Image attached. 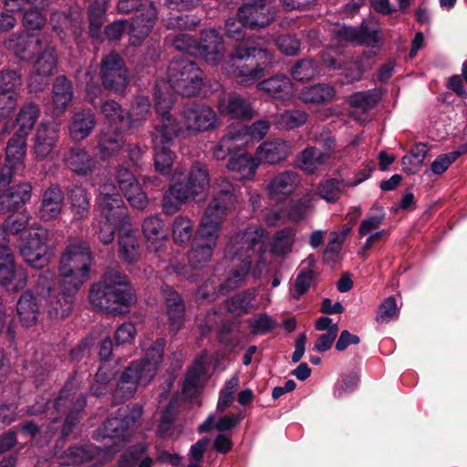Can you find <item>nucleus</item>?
Listing matches in <instances>:
<instances>
[{
    "label": "nucleus",
    "mask_w": 467,
    "mask_h": 467,
    "mask_svg": "<svg viewBox=\"0 0 467 467\" xmlns=\"http://www.w3.org/2000/svg\"><path fill=\"white\" fill-rule=\"evenodd\" d=\"M64 203V193L57 184L50 185L44 191L38 214L41 220L49 222L56 220L61 213Z\"/></svg>",
    "instance_id": "aec40b11"
},
{
    "label": "nucleus",
    "mask_w": 467,
    "mask_h": 467,
    "mask_svg": "<svg viewBox=\"0 0 467 467\" xmlns=\"http://www.w3.org/2000/svg\"><path fill=\"white\" fill-rule=\"evenodd\" d=\"M187 183L191 185L197 194L202 192L209 186V173L206 167L196 162L192 165Z\"/></svg>",
    "instance_id": "052dcab7"
},
{
    "label": "nucleus",
    "mask_w": 467,
    "mask_h": 467,
    "mask_svg": "<svg viewBox=\"0 0 467 467\" xmlns=\"http://www.w3.org/2000/svg\"><path fill=\"white\" fill-rule=\"evenodd\" d=\"M101 113L108 120V128L130 129V119L119 103L114 100H108L101 106Z\"/></svg>",
    "instance_id": "ea45409f"
},
{
    "label": "nucleus",
    "mask_w": 467,
    "mask_h": 467,
    "mask_svg": "<svg viewBox=\"0 0 467 467\" xmlns=\"http://www.w3.org/2000/svg\"><path fill=\"white\" fill-rule=\"evenodd\" d=\"M308 115L305 110L287 109L274 116L273 123L280 130H294L303 126Z\"/></svg>",
    "instance_id": "37998d69"
},
{
    "label": "nucleus",
    "mask_w": 467,
    "mask_h": 467,
    "mask_svg": "<svg viewBox=\"0 0 467 467\" xmlns=\"http://www.w3.org/2000/svg\"><path fill=\"white\" fill-rule=\"evenodd\" d=\"M255 297V290L248 289L237 294L224 302V308L233 314L241 316L250 312L253 308V300Z\"/></svg>",
    "instance_id": "49530a36"
},
{
    "label": "nucleus",
    "mask_w": 467,
    "mask_h": 467,
    "mask_svg": "<svg viewBox=\"0 0 467 467\" xmlns=\"http://www.w3.org/2000/svg\"><path fill=\"white\" fill-rule=\"evenodd\" d=\"M214 249L211 244L195 241L188 253L190 265L196 269L204 267L211 261Z\"/></svg>",
    "instance_id": "09e8293b"
},
{
    "label": "nucleus",
    "mask_w": 467,
    "mask_h": 467,
    "mask_svg": "<svg viewBox=\"0 0 467 467\" xmlns=\"http://www.w3.org/2000/svg\"><path fill=\"white\" fill-rule=\"evenodd\" d=\"M269 52L265 48L249 46L248 43L235 45L228 56V59L223 63H241L249 58L269 59Z\"/></svg>",
    "instance_id": "a19ab883"
},
{
    "label": "nucleus",
    "mask_w": 467,
    "mask_h": 467,
    "mask_svg": "<svg viewBox=\"0 0 467 467\" xmlns=\"http://www.w3.org/2000/svg\"><path fill=\"white\" fill-rule=\"evenodd\" d=\"M124 129L106 128L102 130L98 139V150L102 160H107L121 151L125 145L122 135Z\"/></svg>",
    "instance_id": "bb28decb"
},
{
    "label": "nucleus",
    "mask_w": 467,
    "mask_h": 467,
    "mask_svg": "<svg viewBox=\"0 0 467 467\" xmlns=\"http://www.w3.org/2000/svg\"><path fill=\"white\" fill-rule=\"evenodd\" d=\"M93 260L90 246L86 241L69 238L59 262L60 285L71 293H78L88 279Z\"/></svg>",
    "instance_id": "f03ea898"
},
{
    "label": "nucleus",
    "mask_w": 467,
    "mask_h": 467,
    "mask_svg": "<svg viewBox=\"0 0 467 467\" xmlns=\"http://www.w3.org/2000/svg\"><path fill=\"white\" fill-rule=\"evenodd\" d=\"M142 231L148 241L152 243L163 240L167 233L162 221L158 216H150L142 223Z\"/></svg>",
    "instance_id": "0e129e2a"
},
{
    "label": "nucleus",
    "mask_w": 467,
    "mask_h": 467,
    "mask_svg": "<svg viewBox=\"0 0 467 467\" xmlns=\"http://www.w3.org/2000/svg\"><path fill=\"white\" fill-rule=\"evenodd\" d=\"M157 11L152 3L141 5L138 10L135 16L132 18L130 33L132 38V44L135 45L136 41L140 42V39L148 36L149 32L154 26Z\"/></svg>",
    "instance_id": "393cba45"
},
{
    "label": "nucleus",
    "mask_w": 467,
    "mask_h": 467,
    "mask_svg": "<svg viewBox=\"0 0 467 467\" xmlns=\"http://www.w3.org/2000/svg\"><path fill=\"white\" fill-rule=\"evenodd\" d=\"M275 16V8L267 0H245L237 11V16L250 29L268 26Z\"/></svg>",
    "instance_id": "9b49d317"
},
{
    "label": "nucleus",
    "mask_w": 467,
    "mask_h": 467,
    "mask_svg": "<svg viewBox=\"0 0 467 467\" xmlns=\"http://www.w3.org/2000/svg\"><path fill=\"white\" fill-rule=\"evenodd\" d=\"M100 75L105 88L116 93L124 91L128 84L127 70L117 53H109L102 58Z\"/></svg>",
    "instance_id": "ddd939ff"
},
{
    "label": "nucleus",
    "mask_w": 467,
    "mask_h": 467,
    "mask_svg": "<svg viewBox=\"0 0 467 467\" xmlns=\"http://www.w3.org/2000/svg\"><path fill=\"white\" fill-rule=\"evenodd\" d=\"M133 301L134 294L127 276L115 269L107 270L89 291L90 304L101 311L119 312L121 306H129Z\"/></svg>",
    "instance_id": "7ed1b4c3"
},
{
    "label": "nucleus",
    "mask_w": 467,
    "mask_h": 467,
    "mask_svg": "<svg viewBox=\"0 0 467 467\" xmlns=\"http://www.w3.org/2000/svg\"><path fill=\"white\" fill-rule=\"evenodd\" d=\"M380 97V92L377 89L360 91L350 97L349 103L353 108L368 111L379 103Z\"/></svg>",
    "instance_id": "bf43d9fd"
},
{
    "label": "nucleus",
    "mask_w": 467,
    "mask_h": 467,
    "mask_svg": "<svg viewBox=\"0 0 467 467\" xmlns=\"http://www.w3.org/2000/svg\"><path fill=\"white\" fill-rule=\"evenodd\" d=\"M73 383L67 382L60 391L57 398L52 402H45L43 399L36 401L32 406L27 407L26 414L37 416L47 412L52 423L57 422L62 415L67 413L63 425L62 432L68 435L71 427L75 425L78 413L86 406V400L82 394L77 395L72 391Z\"/></svg>",
    "instance_id": "20e7f679"
},
{
    "label": "nucleus",
    "mask_w": 467,
    "mask_h": 467,
    "mask_svg": "<svg viewBox=\"0 0 467 467\" xmlns=\"http://www.w3.org/2000/svg\"><path fill=\"white\" fill-rule=\"evenodd\" d=\"M290 73L298 81L310 80L319 74L317 63L311 58H303L296 62Z\"/></svg>",
    "instance_id": "5fc2aeb1"
},
{
    "label": "nucleus",
    "mask_w": 467,
    "mask_h": 467,
    "mask_svg": "<svg viewBox=\"0 0 467 467\" xmlns=\"http://www.w3.org/2000/svg\"><path fill=\"white\" fill-rule=\"evenodd\" d=\"M224 139H228V145L231 151L236 154L239 150L244 149L249 142L250 139L247 134L246 126H239L232 128L223 136Z\"/></svg>",
    "instance_id": "774afa93"
},
{
    "label": "nucleus",
    "mask_w": 467,
    "mask_h": 467,
    "mask_svg": "<svg viewBox=\"0 0 467 467\" xmlns=\"http://www.w3.org/2000/svg\"><path fill=\"white\" fill-rule=\"evenodd\" d=\"M147 446L138 444L126 451L117 462L116 467H151L152 460L145 456Z\"/></svg>",
    "instance_id": "4c0bfd02"
},
{
    "label": "nucleus",
    "mask_w": 467,
    "mask_h": 467,
    "mask_svg": "<svg viewBox=\"0 0 467 467\" xmlns=\"http://www.w3.org/2000/svg\"><path fill=\"white\" fill-rule=\"evenodd\" d=\"M139 385L146 386L156 376L157 370L154 362L148 363L143 359H138L130 364L125 369Z\"/></svg>",
    "instance_id": "a18cd8bd"
},
{
    "label": "nucleus",
    "mask_w": 467,
    "mask_h": 467,
    "mask_svg": "<svg viewBox=\"0 0 467 467\" xmlns=\"http://www.w3.org/2000/svg\"><path fill=\"white\" fill-rule=\"evenodd\" d=\"M82 13L78 6L71 8L70 14L55 11L50 16L52 29L61 37L67 35L78 36L82 30Z\"/></svg>",
    "instance_id": "f3484780"
},
{
    "label": "nucleus",
    "mask_w": 467,
    "mask_h": 467,
    "mask_svg": "<svg viewBox=\"0 0 467 467\" xmlns=\"http://www.w3.org/2000/svg\"><path fill=\"white\" fill-rule=\"evenodd\" d=\"M168 83L158 82L161 87L162 94H170L164 91L168 87L175 92L185 97L196 95L203 81V73L201 68L192 60L180 58L172 60L168 67Z\"/></svg>",
    "instance_id": "423d86ee"
},
{
    "label": "nucleus",
    "mask_w": 467,
    "mask_h": 467,
    "mask_svg": "<svg viewBox=\"0 0 467 467\" xmlns=\"http://www.w3.org/2000/svg\"><path fill=\"white\" fill-rule=\"evenodd\" d=\"M95 451L90 446H74L67 449L58 456L60 465L75 466L91 461Z\"/></svg>",
    "instance_id": "79ce46f5"
},
{
    "label": "nucleus",
    "mask_w": 467,
    "mask_h": 467,
    "mask_svg": "<svg viewBox=\"0 0 467 467\" xmlns=\"http://www.w3.org/2000/svg\"><path fill=\"white\" fill-rule=\"evenodd\" d=\"M96 227L98 228L99 239L104 244L112 243L115 237V233L118 229L124 228L128 223L115 221L106 220V218L96 217Z\"/></svg>",
    "instance_id": "13d9d810"
},
{
    "label": "nucleus",
    "mask_w": 467,
    "mask_h": 467,
    "mask_svg": "<svg viewBox=\"0 0 467 467\" xmlns=\"http://www.w3.org/2000/svg\"><path fill=\"white\" fill-rule=\"evenodd\" d=\"M169 145L165 143H161V146L153 145L155 168L157 171L162 174L170 171L173 162V154Z\"/></svg>",
    "instance_id": "338daca9"
},
{
    "label": "nucleus",
    "mask_w": 467,
    "mask_h": 467,
    "mask_svg": "<svg viewBox=\"0 0 467 467\" xmlns=\"http://www.w3.org/2000/svg\"><path fill=\"white\" fill-rule=\"evenodd\" d=\"M289 153L288 142L282 140L265 141L256 150L257 160L269 164H275L285 160Z\"/></svg>",
    "instance_id": "c756f323"
},
{
    "label": "nucleus",
    "mask_w": 467,
    "mask_h": 467,
    "mask_svg": "<svg viewBox=\"0 0 467 467\" xmlns=\"http://www.w3.org/2000/svg\"><path fill=\"white\" fill-rule=\"evenodd\" d=\"M95 126V115L90 109L76 111L68 126L69 136L73 140H82L92 132Z\"/></svg>",
    "instance_id": "c85d7f7f"
},
{
    "label": "nucleus",
    "mask_w": 467,
    "mask_h": 467,
    "mask_svg": "<svg viewBox=\"0 0 467 467\" xmlns=\"http://www.w3.org/2000/svg\"><path fill=\"white\" fill-rule=\"evenodd\" d=\"M334 35L338 41L363 44L376 47L379 41L376 29H369L367 26L359 27L340 26L334 29Z\"/></svg>",
    "instance_id": "412c9836"
},
{
    "label": "nucleus",
    "mask_w": 467,
    "mask_h": 467,
    "mask_svg": "<svg viewBox=\"0 0 467 467\" xmlns=\"http://www.w3.org/2000/svg\"><path fill=\"white\" fill-rule=\"evenodd\" d=\"M240 201L239 192L229 180L216 178L212 185V199L197 229L196 241L216 247L223 222L236 209Z\"/></svg>",
    "instance_id": "f257e3e1"
},
{
    "label": "nucleus",
    "mask_w": 467,
    "mask_h": 467,
    "mask_svg": "<svg viewBox=\"0 0 467 467\" xmlns=\"http://www.w3.org/2000/svg\"><path fill=\"white\" fill-rule=\"evenodd\" d=\"M197 47L205 61L213 65H217L225 52L223 37L214 28L202 31Z\"/></svg>",
    "instance_id": "dca6fc26"
},
{
    "label": "nucleus",
    "mask_w": 467,
    "mask_h": 467,
    "mask_svg": "<svg viewBox=\"0 0 467 467\" xmlns=\"http://www.w3.org/2000/svg\"><path fill=\"white\" fill-rule=\"evenodd\" d=\"M376 56L375 51H368L363 54L361 57L356 58L345 67L344 75L348 82L359 80L363 73L371 68L372 62L370 61Z\"/></svg>",
    "instance_id": "de8ad7c7"
},
{
    "label": "nucleus",
    "mask_w": 467,
    "mask_h": 467,
    "mask_svg": "<svg viewBox=\"0 0 467 467\" xmlns=\"http://www.w3.org/2000/svg\"><path fill=\"white\" fill-rule=\"evenodd\" d=\"M33 53H37L36 59L34 64V70L36 73L35 78H39L40 81L35 86V89H41L47 78L52 76L57 68V57L56 50L53 46L50 45L47 38L37 37L35 40V50ZM38 80L35 78L32 80L31 87L34 86V82Z\"/></svg>",
    "instance_id": "f8f14e48"
},
{
    "label": "nucleus",
    "mask_w": 467,
    "mask_h": 467,
    "mask_svg": "<svg viewBox=\"0 0 467 467\" xmlns=\"http://www.w3.org/2000/svg\"><path fill=\"white\" fill-rule=\"evenodd\" d=\"M97 206L99 213V217L129 223L128 209L121 196H117L115 199L98 197Z\"/></svg>",
    "instance_id": "7c9ffc66"
},
{
    "label": "nucleus",
    "mask_w": 467,
    "mask_h": 467,
    "mask_svg": "<svg viewBox=\"0 0 467 467\" xmlns=\"http://www.w3.org/2000/svg\"><path fill=\"white\" fill-rule=\"evenodd\" d=\"M345 187H348L347 182L330 179L319 184L318 193L327 202H334L339 199Z\"/></svg>",
    "instance_id": "69168bd1"
},
{
    "label": "nucleus",
    "mask_w": 467,
    "mask_h": 467,
    "mask_svg": "<svg viewBox=\"0 0 467 467\" xmlns=\"http://www.w3.org/2000/svg\"><path fill=\"white\" fill-rule=\"evenodd\" d=\"M65 165L78 175H88L94 171L96 160L83 148L73 147L63 157Z\"/></svg>",
    "instance_id": "a878e982"
},
{
    "label": "nucleus",
    "mask_w": 467,
    "mask_h": 467,
    "mask_svg": "<svg viewBox=\"0 0 467 467\" xmlns=\"http://www.w3.org/2000/svg\"><path fill=\"white\" fill-rule=\"evenodd\" d=\"M193 233V223L188 218L179 216L172 223V237L176 244H187Z\"/></svg>",
    "instance_id": "680f3d73"
},
{
    "label": "nucleus",
    "mask_w": 467,
    "mask_h": 467,
    "mask_svg": "<svg viewBox=\"0 0 467 467\" xmlns=\"http://www.w3.org/2000/svg\"><path fill=\"white\" fill-rule=\"evenodd\" d=\"M165 301L166 311L172 330L178 331L182 328L184 320V304L180 295L171 286H164L161 289Z\"/></svg>",
    "instance_id": "cd10ccee"
},
{
    "label": "nucleus",
    "mask_w": 467,
    "mask_h": 467,
    "mask_svg": "<svg viewBox=\"0 0 467 467\" xmlns=\"http://www.w3.org/2000/svg\"><path fill=\"white\" fill-rule=\"evenodd\" d=\"M51 95L54 109L57 114L63 113L73 98L72 83L64 76L57 77L53 83Z\"/></svg>",
    "instance_id": "473e14b6"
},
{
    "label": "nucleus",
    "mask_w": 467,
    "mask_h": 467,
    "mask_svg": "<svg viewBox=\"0 0 467 467\" xmlns=\"http://www.w3.org/2000/svg\"><path fill=\"white\" fill-rule=\"evenodd\" d=\"M26 283L27 274L23 268H16L11 249H0V285L11 291H18L23 289Z\"/></svg>",
    "instance_id": "4468645a"
},
{
    "label": "nucleus",
    "mask_w": 467,
    "mask_h": 467,
    "mask_svg": "<svg viewBox=\"0 0 467 467\" xmlns=\"http://www.w3.org/2000/svg\"><path fill=\"white\" fill-rule=\"evenodd\" d=\"M39 306L30 290L24 292L16 304V314L21 324L29 327L36 324L39 317Z\"/></svg>",
    "instance_id": "2f4dec72"
},
{
    "label": "nucleus",
    "mask_w": 467,
    "mask_h": 467,
    "mask_svg": "<svg viewBox=\"0 0 467 467\" xmlns=\"http://www.w3.org/2000/svg\"><path fill=\"white\" fill-rule=\"evenodd\" d=\"M59 125L55 122H42L37 128L34 150L38 159L47 158L57 140Z\"/></svg>",
    "instance_id": "5701e85b"
},
{
    "label": "nucleus",
    "mask_w": 467,
    "mask_h": 467,
    "mask_svg": "<svg viewBox=\"0 0 467 467\" xmlns=\"http://www.w3.org/2000/svg\"><path fill=\"white\" fill-rule=\"evenodd\" d=\"M48 231L40 226L34 225L27 231V235L20 245V254L25 262L34 268H43L48 264L47 242Z\"/></svg>",
    "instance_id": "6e6552de"
},
{
    "label": "nucleus",
    "mask_w": 467,
    "mask_h": 467,
    "mask_svg": "<svg viewBox=\"0 0 467 467\" xmlns=\"http://www.w3.org/2000/svg\"><path fill=\"white\" fill-rule=\"evenodd\" d=\"M39 113L40 111L36 105L32 103L25 105L20 109L16 118V124L19 127L17 132L26 136L34 127Z\"/></svg>",
    "instance_id": "6e6d98bb"
},
{
    "label": "nucleus",
    "mask_w": 467,
    "mask_h": 467,
    "mask_svg": "<svg viewBox=\"0 0 467 467\" xmlns=\"http://www.w3.org/2000/svg\"><path fill=\"white\" fill-rule=\"evenodd\" d=\"M182 124L184 134L196 135L200 132L215 130L219 121L214 110L204 104H193L182 111Z\"/></svg>",
    "instance_id": "9d476101"
},
{
    "label": "nucleus",
    "mask_w": 467,
    "mask_h": 467,
    "mask_svg": "<svg viewBox=\"0 0 467 467\" xmlns=\"http://www.w3.org/2000/svg\"><path fill=\"white\" fill-rule=\"evenodd\" d=\"M206 379V366L205 359L203 357L196 358L192 366L189 368L182 391L188 396H193L201 388L204 380Z\"/></svg>",
    "instance_id": "c9c22d12"
},
{
    "label": "nucleus",
    "mask_w": 467,
    "mask_h": 467,
    "mask_svg": "<svg viewBox=\"0 0 467 467\" xmlns=\"http://www.w3.org/2000/svg\"><path fill=\"white\" fill-rule=\"evenodd\" d=\"M325 162V154L316 148H306L297 160L298 167L307 173L315 172Z\"/></svg>",
    "instance_id": "864d4df0"
},
{
    "label": "nucleus",
    "mask_w": 467,
    "mask_h": 467,
    "mask_svg": "<svg viewBox=\"0 0 467 467\" xmlns=\"http://www.w3.org/2000/svg\"><path fill=\"white\" fill-rule=\"evenodd\" d=\"M314 201L315 193L313 192H308L304 194L288 209V218L293 222H299L304 220L312 210Z\"/></svg>",
    "instance_id": "4d7b16f0"
},
{
    "label": "nucleus",
    "mask_w": 467,
    "mask_h": 467,
    "mask_svg": "<svg viewBox=\"0 0 467 467\" xmlns=\"http://www.w3.org/2000/svg\"><path fill=\"white\" fill-rule=\"evenodd\" d=\"M26 154V135L16 132L6 146L5 161L14 166L22 167Z\"/></svg>",
    "instance_id": "3c124183"
},
{
    "label": "nucleus",
    "mask_w": 467,
    "mask_h": 467,
    "mask_svg": "<svg viewBox=\"0 0 467 467\" xmlns=\"http://www.w3.org/2000/svg\"><path fill=\"white\" fill-rule=\"evenodd\" d=\"M300 183V176L293 171H284L275 175L266 185L270 198L282 200L292 194Z\"/></svg>",
    "instance_id": "a211bd4d"
},
{
    "label": "nucleus",
    "mask_w": 467,
    "mask_h": 467,
    "mask_svg": "<svg viewBox=\"0 0 467 467\" xmlns=\"http://www.w3.org/2000/svg\"><path fill=\"white\" fill-rule=\"evenodd\" d=\"M56 288V274L50 270H45L41 272L35 285V290L36 295L43 299L52 297V293Z\"/></svg>",
    "instance_id": "e2e57ef3"
},
{
    "label": "nucleus",
    "mask_w": 467,
    "mask_h": 467,
    "mask_svg": "<svg viewBox=\"0 0 467 467\" xmlns=\"http://www.w3.org/2000/svg\"><path fill=\"white\" fill-rule=\"evenodd\" d=\"M61 293L55 297H50L47 305V313L52 318H64L72 310L74 297L77 293L67 291L60 285Z\"/></svg>",
    "instance_id": "f704fd0d"
},
{
    "label": "nucleus",
    "mask_w": 467,
    "mask_h": 467,
    "mask_svg": "<svg viewBox=\"0 0 467 467\" xmlns=\"http://www.w3.org/2000/svg\"><path fill=\"white\" fill-rule=\"evenodd\" d=\"M142 415V408L139 405L133 406L129 411L125 408L118 410V415L108 419L97 431L98 437L102 440L106 438L126 440L130 430L136 424Z\"/></svg>",
    "instance_id": "1a4fd4ad"
},
{
    "label": "nucleus",
    "mask_w": 467,
    "mask_h": 467,
    "mask_svg": "<svg viewBox=\"0 0 467 467\" xmlns=\"http://www.w3.org/2000/svg\"><path fill=\"white\" fill-rule=\"evenodd\" d=\"M257 89L267 96L286 101L294 96V87L290 78L283 74H277L257 83Z\"/></svg>",
    "instance_id": "6ab92c4d"
},
{
    "label": "nucleus",
    "mask_w": 467,
    "mask_h": 467,
    "mask_svg": "<svg viewBox=\"0 0 467 467\" xmlns=\"http://www.w3.org/2000/svg\"><path fill=\"white\" fill-rule=\"evenodd\" d=\"M119 246L120 257L127 263H134L140 258L139 243L131 233L127 232L119 235Z\"/></svg>",
    "instance_id": "603ef678"
},
{
    "label": "nucleus",
    "mask_w": 467,
    "mask_h": 467,
    "mask_svg": "<svg viewBox=\"0 0 467 467\" xmlns=\"http://www.w3.org/2000/svg\"><path fill=\"white\" fill-rule=\"evenodd\" d=\"M267 235L260 227H248L230 236L224 251V258L230 261L238 260L241 263L252 265L254 261L260 262L266 251Z\"/></svg>",
    "instance_id": "39448f33"
},
{
    "label": "nucleus",
    "mask_w": 467,
    "mask_h": 467,
    "mask_svg": "<svg viewBox=\"0 0 467 467\" xmlns=\"http://www.w3.org/2000/svg\"><path fill=\"white\" fill-rule=\"evenodd\" d=\"M161 84L155 88V109L159 118L151 132L153 145L170 144L178 135L184 134L182 120L178 122L168 111L173 103L171 94H162Z\"/></svg>",
    "instance_id": "0eeeda50"
},
{
    "label": "nucleus",
    "mask_w": 467,
    "mask_h": 467,
    "mask_svg": "<svg viewBox=\"0 0 467 467\" xmlns=\"http://www.w3.org/2000/svg\"><path fill=\"white\" fill-rule=\"evenodd\" d=\"M37 37H34L29 35H16L10 36L5 41V47L14 52V54L21 58L26 59L28 57L29 53L35 50V40Z\"/></svg>",
    "instance_id": "c03bdc74"
},
{
    "label": "nucleus",
    "mask_w": 467,
    "mask_h": 467,
    "mask_svg": "<svg viewBox=\"0 0 467 467\" xmlns=\"http://www.w3.org/2000/svg\"><path fill=\"white\" fill-rule=\"evenodd\" d=\"M70 211L73 214V220L82 221L88 218L89 214V200L88 193L82 187H74L70 190L68 195Z\"/></svg>",
    "instance_id": "58836bf2"
},
{
    "label": "nucleus",
    "mask_w": 467,
    "mask_h": 467,
    "mask_svg": "<svg viewBox=\"0 0 467 467\" xmlns=\"http://www.w3.org/2000/svg\"><path fill=\"white\" fill-rule=\"evenodd\" d=\"M31 191V185L26 182L0 191V213L19 209L30 200Z\"/></svg>",
    "instance_id": "b1692460"
},
{
    "label": "nucleus",
    "mask_w": 467,
    "mask_h": 467,
    "mask_svg": "<svg viewBox=\"0 0 467 467\" xmlns=\"http://www.w3.org/2000/svg\"><path fill=\"white\" fill-rule=\"evenodd\" d=\"M166 346V340L162 337L151 340L150 338L144 339L141 344V349L144 352V356L141 359L148 363L154 362L155 368L158 369L163 358L164 348Z\"/></svg>",
    "instance_id": "8fccbe9b"
},
{
    "label": "nucleus",
    "mask_w": 467,
    "mask_h": 467,
    "mask_svg": "<svg viewBox=\"0 0 467 467\" xmlns=\"http://www.w3.org/2000/svg\"><path fill=\"white\" fill-rule=\"evenodd\" d=\"M273 63V57L269 54V59L256 58L254 63L237 64L223 63V70L229 76L240 78L241 84L250 86L265 76V68Z\"/></svg>",
    "instance_id": "2eb2a0df"
},
{
    "label": "nucleus",
    "mask_w": 467,
    "mask_h": 467,
    "mask_svg": "<svg viewBox=\"0 0 467 467\" xmlns=\"http://www.w3.org/2000/svg\"><path fill=\"white\" fill-rule=\"evenodd\" d=\"M334 97V88L327 84L304 87L298 94L299 99L306 104L327 102L332 100Z\"/></svg>",
    "instance_id": "e433bc0d"
},
{
    "label": "nucleus",
    "mask_w": 467,
    "mask_h": 467,
    "mask_svg": "<svg viewBox=\"0 0 467 467\" xmlns=\"http://www.w3.org/2000/svg\"><path fill=\"white\" fill-rule=\"evenodd\" d=\"M259 162L252 155L246 153L234 154L227 162L229 171L239 173L241 181L252 179L258 168Z\"/></svg>",
    "instance_id": "72a5a7b5"
},
{
    "label": "nucleus",
    "mask_w": 467,
    "mask_h": 467,
    "mask_svg": "<svg viewBox=\"0 0 467 467\" xmlns=\"http://www.w3.org/2000/svg\"><path fill=\"white\" fill-rule=\"evenodd\" d=\"M218 109L222 115L231 119H249L254 115L252 103L236 93L222 99L218 104Z\"/></svg>",
    "instance_id": "4be33fe9"
}]
</instances>
